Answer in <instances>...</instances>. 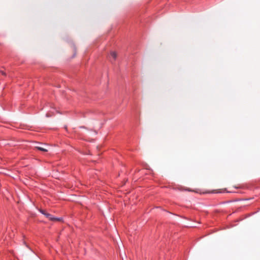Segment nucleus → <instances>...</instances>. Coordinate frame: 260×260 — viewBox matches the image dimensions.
<instances>
[{"mask_svg": "<svg viewBox=\"0 0 260 260\" xmlns=\"http://www.w3.org/2000/svg\"><path fill=\"white\" fill-rule=\"evenodd\" d=\"M46 116H47V117H49V116H50V115H49V114L47 113V114H46Z\"/></svg>", "mask_w": 260, "mask_h": 260, "instance_id": "nucleus-6", "label": "nucleus"}, {"mask_svg": "<svg viewBox=\"0 0 260 260\" xmlns=\"http://www.w3.org/2000/svg\"><path fill=\"white\" fill-rule=\"evenodd\" d=\"M45 216L47 217L50 220L53 221V220H59V219L58 218H55L54 216H53L51 214L47 213L46 214H45Z\"/></svg>", "mask_w": 260, "mask_h": 260, "instance_id": "nucleus-2", "label": "nucleus"}, {"mask_svg": "<svg viewBox=\"0 0 260 260\" xmlns=\"http://www.w3.org/2000/svg\"><path fill=\"white\" fill-rule=\"evenodd\" d=\"M1 73L4 75H6L4 71H1Z\"/></svg>", "mask_w": 260, "mask_h": 260, "instance_id": "nucleus-5", "label": "nucleus"}, {"mask_svg": "<svg viewBox=\"0 0 260 260\" xmlns=\"http://www.w3.org/2000/svg\"><path fill=\"white\" fill-rule=\"evenodd\" d=\"M109 57L110 59V61L111 62H113V61H115L116 57H117V54L115 52L112 51L111 52Z\"/></svg>", "mask_w": 260, "mask_h": 260, "instance_id": "nucleus-1", "label": "nucleus"}, {"mask_svg": "<svg viewBox=\"0 0 260 260\" xmlns=\"http://www.w3.org/2000/svg\"><path fill=\"white\" fill-rule=\"evenodd\" d=\"M36 149L39 150H40L41 151H43V152H47L48 151V150L46 148H44L43 147H40V146H35V147Z\"/></svg>", "mask_w": 260, "mask_h": 260, "instance_id": "nucleus-3", "label": "nucleus"}, {"mask_svg": "<svg viewBox=\"0 0 260 260\" xmlns=\"http://www.w3.org/2000/svg\"><path fill=\"white\" fill-rule=\"evenodd\" d=\"M39 211L42 214H44L45 216V214H46V213H47V212H46V211L44 210L40 209Z\"/></svg>", "mask_w": 260, "mask_h": 260, "instance_id": "nucleus-4", "label": "nucleus"}]
</instances>
